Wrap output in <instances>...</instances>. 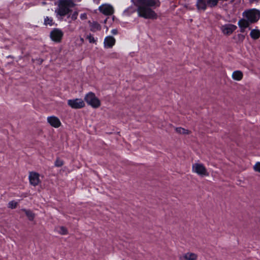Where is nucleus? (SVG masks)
Returning a JSON list of instances; mask_svg holds the SVG:
<instances>
[{
    "mask_svg": "<svg viewBox=\"0 0 260 260\" xmlns=\"http://www.w3.org/2000/svg\"><path fill=\"white\" fill-rule=\"evenodd\" d=\"M243 75L240 71H235L232 74V78L237 81H240L243 78Z\"/></svg>",
    "mask_w": 260,
    "mask_h": 260,
    "instance_id": "obj_16",
    "label": "nucleus"
},
{
    "mask_svg": "<svg viewBox=\"0 0 260 260\" xmlns=\"http://www.w3.org/2000/svg\"><path fill=\"white\" fill-rule=\"evenodd\" d=\"M64 164L63 161L59 158H57L55 161L54 165L57 167H60Z\"/></svg>",
    "mask_w": 260,
    "mask_h": 260,
    "instance_id": "obj_23",
    "label": "nucleus"
},
{
    "mask_svg": "<svg viewBox=\"0 0 260 260\" xmlns=\"http://www.w3.org/2000/svg\"><path fill=\"white\" fill-rule=\"evenodd\" d=\"M235 1H236V0H231V2L233 3ZM236 1H237V3H239L240 1V0H236Z\"/></svg>",
    "mask_w": 260,
    "mask_h": 260,
    "instance_id": "obj_30",
    "label": "nucleus"
},
{
    "mask_svg": "<svg viewBox=\"0 0 260 260\" xmlns=\"http://www.w3.org/2000/svg\"><path fill=\"white\" fill-rule=\"evenodd\" d=\"M196 6L199 11H205L207 7L212 8L216 6L212 4L210 0H197Z\"/></svg>",
    "mask_w": 260,
    "mask_h": 260,
    "instance_id": "obj_6",
    "label": "nucleus"
},
{
    "mask_svg": "<svg viewBox=\"0 0 260 260\" xmlns=\"http://www.w3.org/2000/svg\"><path fill=\"white\" fill-rule=\"evenodd\" d=\"M63 37V32L59 28H53L50 34L51 40L55 43H59L61 42Z\"/></svg>",
    "mask_w": 260,
    "mask_h": 260,
    "instance_id": "obj_5",
    "label": "nucleus"
},
{
    "mask_svg": "<svg viewBox=\"0 0 260 260\" xmlns=\"http://www.w3.org/2000/svg\"><path fill=\"white\" fill-rule=\"evenodd\" d=\"M58 232H59V233H60V234H61L62 235H65L68 234V230L65 227L60 226L59 228Z\"/></svg>",
    "mask_w": 260,
    "mask_h": 260,
    "instance_id": "obj_25",
    "label": "nucleus"
},
{
    "mask_svg": "<svg viewBox=\"0 0 260 260\" xmlns=\"http://www.w3.org/2000/svg\"><path fill=\"white\" fill-rule=\"evenodd\" d=\"M86 39H88L90 43H96V40L91 34L87 35L86 37Z\"/></svg>",
    "mask_w": 260,
    "mask_h": 260,
    "instance_id": "obj_24",
    "label": "nucleus"
},
{
    "mask_svg": "<svg viewBox=\"0 0 260 260\" xmlns=\"http://www.w3.org/2000/svg\"><path fill=\"white\" fill-rule=\"evenodd\" d=\"M47 122L50 124L51 126L55 128L59 127L61 124L59 119L55 116L48 117Z\"/></svg>",
    "mask_w": 260,
    "mask_h": 260,
    "instance_id": "obj_11",
    "label": "nucleus"
},
{
    "mask_svg": "<svg viewBox=\"0 0 260 260\" xmlns=\"http://www.w3.org/2000/svg\"><path fill=\"white\" fill-rule=\"evenodd\" d=\"M132 2L137 9L133 6L128 7L123 11L124 15L130 16L137 11L140 17L150 19L157 18V15L154 10L160 6L159 0H132Z\"/></svg>",
    "mask_w": 260,
    "mask_h": 260,
    "instance_id": "obj_1",
    "label": "nucleus"
},
{
    "mask_svg": "<svg viewBox=\"0 0 260 260\" xmlns=\"http://www.w3.org/2000/svg\"><path fill=\"white\" fill-rule=\"evenodd\" d=\"M184 258L186 260H196L197 256L193 253H187L184 255Z\"/></svg>",
    "mask_w": 260,
    "mask_h": 260,
    "instance_id": "obj_18",
    "label": "nucleus"
},
{
    "mask_svg": "<svg viewBox=\"0 0 260 260\" xmlns=\"http://www.w3.org/2000/svg\"><path fill=\"white\" fill-rule=\"evenodd\" d=\"M85 101L93 108H97L101 105V102L94 93L89 92L85 96Z\"/></svg>",
    "mask_w": 260,
    "mask_h": 260,
    "instance_id": "obj_4",
    "label": "nucleus"
},
{
    "mask_svg": "<svg viewBox=\"0 0 260 260\" xmlns=\"http://www.w3.org/2000/svg\"><path fill=\"white\" fill-rule=\"evenodd\" d=\"M242 16L251 24L257 22L260 18V11L256 9H251L245 10Z\"/></svg>",
    "mask_w": 260,
    "mask_h": 260,
    "instance_id": "obj_3",
    "label": "nucleus"
},
{
    "mask_svg": "<svg viewBox=\"0 0 260 260\" xmlns=\"http://www.w3.org/2000/svg\"><path fill=\"white\" fill-rule=\"evenodd\" d=\"M254 169L255 171L260 173V162H257L254 166Z\"/></svg>",
    "mask_w": 260,
    "mask_h": 260,
    "instance_id": "obj_27",
    "label": "nucleus"
},
{
    "mask_svg": "<svg viewBox=\"0 0 260 260\" xmlns=\"http://www.w3.org/2000/svg\"><path fill=\"white\" fill-rule=\"evenodd\" d=\"M237 28V27L235 25L229 24L222 26V31L224 34L230 35L232 34Z\"/></svg>",
    "mask_w": 260,
    "mask_h": 260,
    "instance_id": "obj_13",
    "label": "nucleus"
},
{
    "mask_svg": "<svg viewBox=\"0 0 260 260\" xmlns=\"http://www.w3.org/2000/svg\"><path fill=\"white\" fill-rule=\"evenodd\" d=\"M67 103L70 107L75 109H81L85 106V103L81 99L68 100Z\"/></svg>",
    "mask_w": 260,
    "mask_h": 260,
    "instance_id": "obj_7",
    "label": "nucleus"
},
{
    "mask_svg": "<svg viewBox=\"0 0 260 260\" xmlns=\"http://www.w3.org/2000/svg\"><path fill=\"white\" fill-rule=\"evenodd\" d=\"M99 10L105 15H111L114 12L113 7L110 5H103L100 6Z\"/></svg>",
    "mask_w": 260,
    "mask_h": 260,
    "instance_id": "obj_10",
    "label": "nucleus"
},
{
    "mask_svg": "<svg viewBox=\"0 0 260 260\" xmlns=\"http://www.w3.org/2000/svg\"><path fill=\"white\" fill-rule=\"evenodd\" d=\"M176 131L177 133L179 134H189L190 133V132L188 130L182 127H177L176 128Z\"/></svg>",
    "mask_w": 260,
    "mask_h": 260,
    "instance_id": "obj_21",
    "label": "nucleus"
},
{
    "mask_svg": "<svg viewBox=\"0 0 260 260\" xmlns=\"http://www.w3.org/2000/svg\"><path fill=\"white\" fill-rule=\"evenodd\" d=\"M111 32L113 35H117L118 33L117 30L116 29H113L111 30Z\"/></svg>",
    "mask_w": 260,
    "mask_h": 260,
    "instance_id": "obj_29",
    "label": "nucleus"
},
{
    "mask_svg": "<svg viewBox=\"0 0 260 260\" xmlns=\"http://www.w3.org/2000/svg\"><path fill=\"white\" fill-rule=\"evenodd\" d=\"M44 24L45 25L52 26L54 24L53 18L46 16L44 18Z\"/></svg>",
    "mask_w": 260,
    "mask_h": 260,
    "instance_id": "obj_20",
    "label": "nucleus"
},
{
    "mask_svg": "<svg viewBox=\"0 0 260 260\" xmlns=\"http://www.w3.org/2000/svg\"><path fill=\"white\" fill-rule=\"evenodd\" d=\"M93 1L94 2L96 3H99V1H100V0H93Z\"/></svg>",
    "mask_w": 260,
    "mask_h": 260,
    "instance_id": "obj_31",
    "label": "nucleus"
},
{
    "mask_svg": "<svg viewBox=\"0 0 260 260\" xmlns=\"http://www.w3.org/2000/svg\"><path fill=\"white\" fill-rule=\"evenodd\" d=\"M18 206V203L15 201H11L9 202L8 204V207L12 209H14L17 208Z\"/></svg>",
    "mask_w": 260,
    "mask_h": 260,
    "instance_id": "obj_22",
    "label": "nucleus"
},
{
    "mask_svg": "<svg viewBox=\"0 0 260 260\" xmlns=\"http://www.w3.org/2000/svg\"><path fill=\"white\" fill-rule=\"evenodd\" d=\"M73 3L71 0H59L58 6L55 10V13L59 19H62L71 12V8L73 7Z\"/></svg>",
    "mask_w": 260,
    "mask_h": 260,
    "instance_id": "obj_2",
    "label": "nucleus"
},
{
    "mask_svg": "<svg viewBox=\"0 0 260 260\" xmlns=\"http://www.w3.org/2000/svg\"><path fill=\"white\" fill-rule=\"evenodd\" d=\"M250 24L246 18L240 19L238 22V25L240 28V32H244L246 28L248 27Z\"/></svg>",
    "mask_w": 260,
    "mask_h": 260,
    "instance_id": "obj_14",
    "label": "nucleus"
},
{
    "mask_svg": "<svg viewBox=\"0 0 260 260\" xmlns=\"http://www.w3.org/2000/svg\"><path fill=\"white\" fill-rule=\"evenodd\" d=\"M23 211L28 219L30 221H32L35 218V214L34 213L29 210L24 209Z\"/></svg>",
    "mask_w": 260,
    "mask_h": 260,
    "instance_id": "obj_19",
    "label": "nucleus"
},
{
    "mask_svg": "<svg viewBox=\"0 0 260 260\" xmlns=\"http://www.w3.org/2000/svg\"><path fill=\"white\" fill-rule=\"evenodd\" d=\"M78 13L77 11L74 12L71 16V20H75L78 17Z\"/></svg>",
    "mask_w": 260,
    "mask_h": 260,
    "instance_id": "obj_26",
    "label": "nucleus"
},
{
    "mask_svg": "<svg viewBox=\"0 0 260 260\" xmlns=\"http://www.w3.org/2000/svg\"><path fill=\"white\" fill-rule=\"evenodd\" d=\"M80 17L82 20H85L87 19V15L86 13H82L80 15Z\"/></svg>",
    "mask_w": 260,
    "mask_h": 260,
    "instance_id": "obj_28",
    "label": "nucleus"
},
{
    "mask_svg": "<svg viewBox=\"0 0 260 260\" xmlns=\"http://www.w3.org/2000/svg\"><path fill=\"white\" fill-rule=\"evenodd\" d=\"M39 174L37 172H31L29 175V181L31 185L36 186L40 182Z\"/></svg>",
    "mask_w": 260,
    "mask_h": 260,
    "instance_id": "obj_8",
    "label": "nucleus"
},
{
    "mask_svg": "<svg viewBox=\"0 0 260 260\" xmlns=\"http://www.w3.org/2000/svg\"><path fill=\"white\" fill-rule=\"evenodd\" d=\"M90 30L92 32H96L101 29V25L96 21L91 22L89 21Z\"/></svg>",
    "mask_w": 260,
    "mask_h": 260,
    "instance_id": "obj_15",
    "label": "nucleus"
},
{
    "mask_svg": "<svg viewBox=\"0 0 260 260\" xmlns=\"http://www.w3.org/2000/svg\"><path fill=\"white\" fill-rule=\"evenodd\" d=\"M250 36L253 40H257L260 37V31L258 29H253L250 31Z\"/></svg>",
    "mask_w": 260,
    "mask_h": 260,
    "instance_id": "obj_17",
    "label": "nucleus"
},
{
    "mask_svg": "<svg viewBox=\"0 0 260 260\" xmlns=\"http://www.w3.org/2000/svg\"><path fill=\"white\" fill-rule=\"evenodd\" d=\"M116 40L115 38L111 36L106 37L104 41V47L105 48H111L115 44Z\"/></svg>",
    "mask_w": 260,
    "mask_h": 260,
    "instance_id": "obj_12",
    "label": "nucleus"
},
{
    "mask_svg": "<svg viewBox=\"0 0 260 260\" xmlns=\"http://www.w3.org/2000/svg\"><path fill=\"white\" fill-rule=\"evenodd\" d=\"M193 171L200 175H206L207 170L203 165L201 164H195L192 166Z\"/></svg>",
    "mask_w": 260,
    "mask_h": 260,
    "instance_id": "obj_9",
    "label": "nucleus"
}]
</instances>
